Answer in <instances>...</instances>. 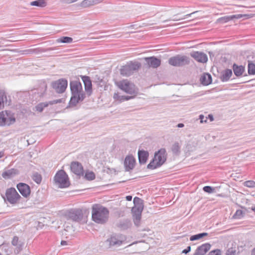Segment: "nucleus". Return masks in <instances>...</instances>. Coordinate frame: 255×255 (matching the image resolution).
<instances>
[{"instance_id": "nucleus-1", "label": "nucleus", "mask_w": 255, "mask_h": 255, "mask_svg": "<svg viewBox=\"0 0 255 255\" xmlns=\"http://www.w3.org/2000/svg\"><path fill=\"white\" fill-rule=\"evenodd\" d=\"M70 87L72 96L69 103V106L75 107L79 103L82 102L85 98L86 95L83 91L80 82L75 80L70 82Z\"/></svg>"}, {"instance_id": "nucleus-2", "label": "nucleus", "mask_w": 255, "mask_h": 255, "mask_svg": "<svg viewBox=\"0 0 255 255\" xmlns=\"http://www.w3.org/2000/svg\"><path fill=\"white\" fill-rule=\"evenodd\" d=\"M109 214V210L106 207L98 204H95L92 207V218L97 223H105L108 221Z\"/></svg>"}, {"instance_id": "nucleus-3", "label": "nucleus", "mask_w": 255, "mask_h": 255, "mask_svg": "<svg viewBox=\"0 0 255 255\" xmlns=\"http://www.w3.org/2000/svg\"><path fill=\"white\" fill-rule=\"evenodd\" d=\"M127 240L125 235L120 233H113L104 242L107 249L117 248L124 244Z\"/></svg>"}, {"instance_id": "nucleus-4", "label": "nucleus", "mask_w": 255, "mask_h": 255, "mask_svg": "<svg viewBox=\"0 0 255 255\" xmlns=\"http://www.w3.org/2000/svg\"><path fill=\"white\" fill-rule=\"evenodd\" d=\"M134 206L131 209L132 219L134 225L138 227L140 225L141 213L143 209V200L135 197L133 199Z\"/></svg>"}, {"instance_id": "nucleus-5", "label": "nucleus", "mask_w": 255, "mask_h": 255, "mask_svg": "<svg viewBox=\"0 0 255 255\" xmlns=\"http://www.w3.org/2000/svg\"><path fill=\"white\" fill-rule=\"evenodd\" d=\"M167 158L166 151L165 148H161L154 154V158L147 165V168L154 169L160 167L166 161Z\"/></svg>"}, {"instance_id": "nucleus-6", "label": "nucleus", "mask_w": 255, "mask_h": 255, "mask_svg": "<svg viewBox=\"0 0 255 255\" xmlns=\"http://www.w3.org/2000/svg\"><path fill=\"white\" fill-rule=\"evenodd\" d=\"M54 181L55 184L61 188H67L70 185L68 176L63 170H60L56 173Z\"/></svg>"}, {"instance_id": "nucleus-7", "label": "nucleus", "mask_w": 255, "mask_h": 255, "mask_svg": "<svg viewBox=\"0 0 255 255\" xmlns=\"http://www.w3.org/2000/svg\"><path fill=\"white\" fill-rule=\"evenodd\" d=\"M64 217L67 220H71L76 222H80L83 218V213L82 209H72L66 212Z\"/></svg>"}, {"instance_id": "nucleus-8", "label": "nucleus", "mask_w": 255, "mask_h": 255, "mask_svg": "<svg viewBox=\"0 0 255 255\" xmlns=\"http://www.w3.org/2000/svg\"><path fill=\"white\" fill-rule=\"evenodd\" d=\"M140 67V64L138 62H132L127 63L122 67L120 70L121 74L124 76L131 75L134 71L137 70Z\"/></svg>"}, {"instance_id": "nucleus-9", "label": "nucleus", "mask_w": 255, "mask_h": 255, "mask_svg": "<svg viewBox=\"0 0 255 255\" xmlns=\"http://www.w3.org/2000/svg\"><path fill=\"white\" fill-rule=\"evenodd\" d=\"M118 86L125 92L130 95H136L138 93L137 89L135 85L127 80L120 81L119 83Z\"/></svg>"}, {"instance_id": "nucleus-10", "label": "nucleus", "mask_w": 255, "mask_h": 255, "mask_svg": "<svg viewBox=\"0 0 255 255\" xmlns=\"http://www.w3.org/2000/svg\"><path fill=\"white\" fill-rule=\"evenodd\" d=\"M168 62L172 66L180 67L189 64L190 60L186 56L178 55L170 58Z\"/></svg>"}, {"instance_id": "nucleus-11", "label": "nucleus", "mask_w": 255, "mask_h": 255, "mask_svg": "<svg viewBox=\"0 0 255 255\" xmlns=\"http://www.w3.org/2000/svg\"><path fill=\"white\" fill-rule=\"evenodd\" d=\"M21 198L20 196L13 188L7 189L5 192V201H8L11 204H16Z\"/></svg>"}, {"instance_id": "nucleus-12", "label": "nucleus", "mask_w": 255, "mask_h": 255, "mask_svg": "<svg viewBox=\"0 0 255 255\" xmlns=\"http://www.w3.org/2000/svg\"><path fill=\"white\" fill-rule=\"evenodd\" d=\"M68 85V82L64 79H60L52 82L51 86L58 93L65 92Z\"/></svg>"}, {"instance_id": "nucleus-13", "label": "nucleus", "mask_w": 255, "mask_h": 255, "mask_svg": "<svg viewBox=\"0 0 255 255\" xmlns=\"http://www.w3.org/2000/svg\"><path fill=\"white\" fill-rule=\"evenodd\" d=\"M135 163V159L132 155H127L124 161V167L126 171H130L132 170Z\"/></svg>"}, {"instance_id": "nucleus-14", "label": "nucleus", "mask_w": 255, "mask_h": 255, "mask_svg": "<svg viewBox=\"0 0 255 255\" xmlns=\"http://www.w3.org/2000/svg\"><path fill=\"white\" fill-rule=\"evenodd\" d=\"M63 102V99H60L57 100H54L53 101L42 102L38 104L36 107V110L39 112H42L44 108L48 107L49 105H52L54 104H57L61 103Z\"/></svg>"}, {"instance_id": "nucleus-15", "label": "nucleus", "mask_w": 255, "mask_h": 255, "mask_svg": "<svg viewBox=\"0 0 255 255\" xmlns=\"http://www.w3.org/2000/svg\"><path fill=\"white\" fill-rule=\"evenodd\" d=\"M17 188L23 197L27 198L30 195V188L27 184L19 183L17 185Z\"/></svg>"}, {"instance_id": "nucleus-16", "label": "nucleus", "mask_w": 255, "mask_h": 255, "mask_svg": "<svg viewBox=\"0 0 255 255\" xmlns=\"http://www.w3.org/2000/svg\"><path fill=\"white\" fill-rule=\"evenodd\" d=\"M71 170L77 175L83 174V167L81 163L78 161H73L71 163Z\"/></svg>"}, {"instance_id": "nucleus-17", "label": "nucleus", "mask_w": 255, "mask_h": 255, "mask_svg": "<svg viewBox=\"0 0 255 255\" xmlns=\"http://www.w3.org/2000/svg\"><path fill=\"white\" fill-rule=\"evenodd\" d=\"M190 55L199 62L206 63L208 60L207 55L203 52L194 51L190 53Z\"/></svg>"}, {"instance_id": "nucleus-18", "label": "nucleus", "mask_w": 255, "mask_h": 255, "mask_svg": "<svg viewBox=\"0 0 255 255\" xmlns=\"http://www.w3.org/2000/svg\"><path fill=\"white\" fill-rule=\"evenodd\" d=\"M82 81L84 84L85 90L88 96L92 94V84L89 77L83 76L82 77Z\"/></svg>"}, {"instance_id": "nucleus-19", "label": "nucleus", "mask_w": 255, "mask_h": 255, "mask_svg": "<svg viewBox=\"0 0 255 255\" xmlns=\"http://www.w3.org/2000/svg\"><path fill=\"white\" fill-rule=\"evenodd\" d=\"M116 226L120 230L125 231L130 228L132 223L130 220L126 219L120 220Z\"/></svg>"}, {"instance_id": "nucleus-20", "label": "nucleus", "mask_w": 255, "mask_h": 255, "mask_svg": "<svg viewBox=\"0 0 255 255\" xmlns=\"http://www.w3.org/2000/svg\"><path fill=\"white\" fill-rule=\"evenodd\" d=\"M211 248V245L205 243L198 247L193 255H204Z\"/></svg>"}, {"instance_id": "nucleus-21", "label": "nucleus", "mask_w": 255, "mask_h": 255, "mask_svg": "<svg viewBox=\"0 0 255 255\" xmlns=\"http://www.w3.org/2000/svg\"><path fill=\"white\" fill-rule=\"evenodd\" d=\"M149 153L147 151L139 150L138 151V157L139 163L140 164H145L148 159Z\"/></svg>"}, {"instance_id": "nucleus-22", "label": "nucleus", "mask_w": 255, "mask_h": 255, "mask_svg": "<svg viewBox=\"0 0 255 255\" xmlns=\"http://www.w3.org/2000/svg\"><path fill=\"white\" fill-rule=\"evenodd\" d=\"M145 59L150 67L157 68L160 65V60L154 57H147Z\"/></svg>"}, {"instance_id": "nucleus-23", "label": "nucleus", "mask_w": 255, "mask_h": 255, "mask_svg": "<svg viewBox=\"0 0 255 255\" xmlns=\"http://www.w3.org/2000/svg\"><path fill=\"white\" fill-rule=\"evenodd\" d=\"M18 174V171L17 169L14 168H11L8 170L4 171L2 173V176L4 179H9L13 177L15 175Z\"/></svg>"}, {"instance_id": "nucleus-24", "label": "nucleus", "mask_w": 255, "mask_h": 255, "mask_svg": "<svg viewBox=\"0 0 255 255\" xmlns=\"http://www.w3.org/2000/svg\"><path fill=\"white\" fill-rule=\"evenodd\" d=\"M233 70L235 75L237 77H240L243 75L245 71V68L242 65L239 66L236 64L233 65Z\"/></svg>"}, {"instance_id": "nucleus-25", "label": "nucleus", "mask_w": 255, "mask_h": 255, "mask_svg": "<svg viewBox=\"0 0 255 255\" xmlns=\"http://www.w3.org/2000/svg\"><path fill=\"white\" fill-rule=\"evenodd\" d=\"M38 87L39 88L34 92V94L37 93L39 97H42L44 96L46 91L47 87V84L45 82H42L40 84Z\"/></svg>"}, {"instance_id": "nucleus-26", "label": "nucleus", "mask_w": 255, "mask_h": 255, "mask_svg": "<svg viewBox=\"0 0 255 255\" xmlns=\"http://www.w3.org/2000/svg\"><path fill=\"white\" fill-rule=\"evenodd\" d=\"M200 80L203 85L207 86L212 83V76L208 73H204L201 76Z\"/></svg>"}, {"instance_id": "nucleus-27", "label": "nucleus", "mask_w": 255, "mask_h": 255, "mask_svg": "<svg viewBox=\"0 0 255 255\" xmlns=\"http://www.w3.org/2000/svg\"><path fill=\"white\" fill-rule=\"evenodd\" d=\"M232 75V70L229 69H226L222 72L220 76V79L222 82H227L230 79Z\"/></svg>"}, {"instance_id": "nucleus-28", "label": "nucleus", "mask_w": 255, "mask_h": 255, "mask_svg": "<svg viewBox=\"0 0 255 255\" xmlns=\"http://www.w3.org/2000/svg\"><path fill=\"white\" fill-rule=\"evenodd\" d=\"M180 145L178 142H174L171 147L172 153L175 155H179L180 153Z\"/></svg>"}, {"instance_id": "nucleus-29", "label": "nucleus", "mask_w": 255, "mask_h": 255, "mask_svg": "<svg viewBox=\"0 0 255 255\" xmlns=\"http://www.w3.org/2000/svg\"><path fill=\"white\" fill-rule=\"evenodd\" d=\"M7 103V98L4 92L0 90V110L4 108V104Z\"/></svg>"}, {"instance_id": "nucleus-30", "label": "nucleus", "mask_w": 255, "mask_h": 255, "mask_svg": "<svg viewBox=\"0 0 255 255\" xmlns=\"http://www.w3.org/2000/svg\"><path fill=\"white\" fill-rule=\"evenodd\" d=\"M30 5L31 6L44 7L46 6L47 2L45 1V0H36L35 1H31L30 3Z\"/></svg>"}, {"instance_id": "nucleus-31", "label": "nucleus", "mask_w": 255, "mask_h": 255, "mask_svg": "<svg viewBox=\"0 0 255 255\" xmlns=\"http://www.w3.org/2000/svg\"><path fill=\"white\" fill-rule=\"evenodd\" d=\"M4 117L5 118L6 120L5 125L9 126L11 124H13L15 121L14 117L12 116L8 115L7 112H6V113L4 114Z\"/></svg>"}, {"instance_id": "nucleus-32", "label": "nucleus", "mask_w": 255, "mask_h": 255, "mask_svg": "<svg viewBox=\"0 0 255 255\" xmlns=\"http://www.w3.org/2000/svg\"><path fill=\"white\" fill-rule=\"evenodd\" d=\"M207 235H208L207 233H202L198 234L196 235L191 236V237L190 238V240L191 241L198 240L205 236H207Z\"/></svg>"}, {"instance_id": "nucleus-33", "label": "nucleus", "mask_w": 255, "mask_h": 255, "mask_svg": "<svg viewBox=\"0 0 255 255\" xmlns=\"http://www.w3.org/2000/svg\"><path fill=\"white\" fill-rule=\"evenodd\" d=\"M232 20V15H227L221 17L217 19V21L221 23H224Z\"/></svg>"}, {"instance_id": "nucleus-34", "label": "nucleus", "mask_w": 255, "mask_h": 255, "mask_svg": "<svg viewBox=\"0 0 255 255\" xmlns=\"http://www.w3.org/2000/svg\"><path fill=\"white\" fill-rule=\"evenodd\" d=\"M73 41V39L71 37L67 36H63L57 39V42L64 43H70Z\"/></svg>"}, {"instance_id": "nucleus-35", "label": "nucleus", "mask_w": 255, "mask_h": 255, "mask_svg": "<svg viewBox=\"0 0 255 255\" xmlns=\"http://www.w3.org/2000/svg\"><path fill=\"white\" fill-rule=\"evenodd\" d=\"M248 73L250 75L255 74V64L251 62L248 63Z\"/></svg>"}, {"instance_id": "nucleus-36", "label": "nucleus", "mask_w": 255, "mask_h": 255, "mask_svg": "<svg viewBox=\"0 0 255 255\" xmlns=\"http://www.w3.org/2000/svg\"><path fill=\"white\" fill-rule=\"evenodd\" d=\"M32 178L37 184H40L42 180L41 175L37 172L33 173Z\"/></svg>"}, {"instance_id": "nucleus-37", "label": "nucleus", "mask_w": 255, "mask_h": 255, "mask_svg": "<svg viewBox=\"0 0 255 255\" xmlns=\"http://www.w3.org/2000/svg\"><path fill=\"white\" fill-rule=\"evenodd\" d=\"M93 5L91 0H84L81 3V6L83 7L86 8Z\"/></svg>"}, {"instance_id": "nucleus-38", "label": "nucleus", "mask_w": 255, "mask_h": 255, "mask_svg": "<svg viewBox=\"0 0 255 255\" xmlns=\"http://www.w3.org/2000/svg\"><path fill=\"white\" fill-rule=\"evenodd\" d=\"M3 249L4 253L6 254V255H10L12 254L13 249L11 247L8 246H3Z\"/></svg>"}, {"instance_id": "nucleus-39", "label": "nucleus", "mask_w": 255, "mask_h": 255, "mask_svg": "<svg viewBox=\"0 0 255 255\" xmlns=\"http://www.w3.org/2000/svg\"><path fill=\"white\" fill-rule=\"evenodd\" d=\"M85 178L88 180H92L95 178V175L94 172L92 171L87 172L86 173Z\"/></svg>"}, {"instance_id": "nucleus-40", "label": "nucleus", "mask_w": 255, "mask_h": 255, "mask_svg": "<svg viewBox=\"0 0 255 255\" xmlns=\"http://www.w3.org/2000/svg\"><path fill=\"white\" fill-rule=\"evenodd\" d=\"M114 99L119 102L124 101V96H120L118 93H115L113 96Z\"/></svg>"}, {"instance_id": "nucleus-41", "label": "nucleus", "mask_w": 255, "mask_h": 255, "mask_svg": "<svg viewBox=\"0 0 255 255\" xmlns=\"http://www.w3.org/2000/svg\"><path fill=\"white\" fill-rule=\"evenodd\" d=\"M23 245L24 243L21 242L20 243H19L17 246H16V248L14 250L15 254H18L22 250Z\"/></svg>"}, {"instance_id": "nucleus-42", "label": "nucleus", "mask_w": 255, "mask_h": 255, "mask_svg": "<svg viewBox=\"0 0 255 255\" xmlns=\"http://www.w3.org/2000/svg\"><path fill=\"white\" fill-rule=\"evenodd\" d=\"M5 118L4 117V114L2 112L0 113V126H5Z\"/></svg>"}, {"instance_id": "nucleus-43", "label": "nucleus", "mask_w": 255, "mask_h": 255, "mask_svg": "<svg viewBox=\"0 0 255 255\" xmlns=\"http://www.w3.org/2000/svg\"><path fill=\"white\" fill-rule=\"evenodd\" d=\"M203 191L208 193H212L214 192L215 188L209 186H206L203 188Z\"/></svg>"}, {"instance_id": "nucleus-44", "label": "nucleus", "mask_w": 255, "mask_h": 255, "mask_svg": "<svg viewBox=\"0 0 255 255\" xmlns=\"http://www.w3.org/2000/svg\"><path fill=\"white\" fill-rule=\"evenodd\" d=\"M237 252L235 248H229L226 252V255H236Z\"/></svg>"}, {"instance_id": "nucleus-45", "label": "nucleus", "mask_w": 255, "mask_h": 255, "mask_svg": "<svg viewBox=\"0 0 255 255\" xmlns=\"http://www.w3.org/2000/svg\"><path fill=\"white\" fill-rule=\"evenodd\" d=\"M244 185L248 187H255V182L252 180H249L245 182Z\"/></svg>"}, {"instance_id": "nucleus-46", "label": "nucleus", "mask_w": 255, "mask_h": 255, "mask_svg": "<svg viewBox=\"0 0 255 255\" xmlns=\"http://www.w3.org/2000/svg\"><path fill=\"white\" fill-rule=\"evenodd\" d=\"M20 242H21L19 241L18 238L16 236H15L13 237V238L12 239L11 244L13 246H16Z\"/></svg>"}, {"instance_id": "nucleus-47", "label": "nucleus", "mask_w": 255, "mask_h": 255, "mask_svg": "<svg viewBox=\"0 0 255 255\" xmlns=\"http://www.w3.org/2000/svg\"><path fill=\"white\" fill-rule=\"evenodd\" d=\"M243 211L241 210H238L234 215L235 218H241L242 216Z\"/></svg>"}, {"instance_id": "nucleus-48", "label": "nucleus", "mask_w": 255, "mask_h": 255, "mask_svg": "<svg viewBox=\"0 0 255 255\" xmlns=\"http://www.w3.org/2000/svg\"><path fill=\"white\" fill-rule=\"evenodd\" d=\"M208 255H221L220 251L219 250L211 251Z\"/></svg>"}, {"instance_id": "nucleus-49", "label": "nucleus", "mask_w": 255, "mask_h": 255, "mask_svg": "<svg viewBox=\"0 0 255 255\" xmlns=\"http://www.w3.org/2000/svg\"><path fill=\"white\" fill-rule=\"evenodd\" d=\"M246 16V15H243L241 14L232 15V20L235 18L239 19V18H241L243 17V16Z\"/></svg>"}, {"instance_id": "nucleus-50", "label": "nucleus", "mask_w": 255, "mask_h": 255, "mask_svg": "<svg viewBox=\"0 0 255 255\" xmlns=\"http://www.w3.org/2000/svg\"><path fill=\"white\" fill-rule=\"evenodd\" d=\"M135 95H133V96H124V101H128L130 99H133L134 98Z\"/></svg>"}, {"instance_id": "nucleus-51", "label": "nucleus", "mask_w": 255, "mask_h": 255, "mask_svg": "<svg viewBox=\"0 0 255 255\" xmlns=\"http://www.w3.org/2000/svg\"><path fill=\"white\" fill-rule=\"evenodd\" d=\"M198 11H194L190 14H186V15H185V17L184 18H181V19H173V21H176V20H180V19H184L185 17H189V16H190L192 14H193L196 12H197Z\"/></svg>"}, {"instance_id": "nucleus-52", "label": "nucleus", "mask_w": 255, "mask_h": 255, "mask_svg": "<svg viewBox=\"0 0 255 255\" xmlns=\"http://www.w3.org/2000/svg\"><path fill=\"white\" fill-rule=\"evenodd\" d=\"M190 251H191V247L188 246V247H187V248L186 249L183 250L182 253L186 254L188 253Z\"/></svg>"}, {"instance_id": "nucleus-53", "label": "nucleus", "mask_w": 255, "mask_h": 255, "mask_svg": "<svg viewBox=\"0 0 255 255\" xmlns=\"http://www.w3.org/2000/svg\"><path fill=\"white\" fill-rule=\"evenodd\" d=\"M204 119V116L202 115H200L199 116V119L200 120L201 123H203V120Z\"/></svg>"}, {"instance_id": "nucleus-54", "label": "nucleus", "mask_w": 255, "mask_h": 255, "mask_svg": "<svg viewBox=\"0 0 255 255\" xmlns=\"http://www.w3.org/2000/svg\"><path fill=\"white\" fill-rule=\"evenodd\" d=\"M126 199H127V201H130L132 199V196H130V195L127 196H126Z\"/></svg>"}, {"instance_id": "nucleus-55", "label": "nucleus", "mask_w": 255, "mask_h": 255, "mask_svg": "<svg viewBox=\"0 0 255 255\" xmlns=\"http://www.w3.org/2000/svg\"><path fill=\"white\" fill-rule=\"evenodd\" d=\"M184 124H182V123L178 124L177 125V127L178 128H183V127H184Z\"/></svg>"}, {"instance_id": "nucleus-56", "label": "nucleus", "mask_w": 255, "mask_h": 255, "mask_svg": "<svg viewBox=\"0 0 255 255\" xmlns=\"http://www.w3.org/2000/svg\"><path fill=\"white\" fill-rule=\"evenodd\" d=\"M61 245L62 246H64L67 245V242L65 241H62L61 242Z\"/></svg>"}, {"instance_id": "nucleus-57", "label": "nucleus", "mask_w": 255, "mask_h": 255, "mask_svg": "<svg viewBox=\"0 0 255 255\" xmlns=\"http://www.w3.org/2000/svg\"><path fill=\"white\" fill-rule=\"evenodd\" d=\"M91 0L92 3L93 4V5L97 4V3L95 0Z\"/></svg>"}, {"instance_id": "nucleus-58", "label": "nucleus", "mask_w": 255, "mask_h": 255, "mask_svg": "<svg viewBox=\"0 0 255 255\" xmlns=\"http://www.w3.org/2000/svg\"><path fill=\"white\" fill-rule=\"evenodd\" d=\"M252 255H255V248L252 251Z\"/></svg>"}, {"instance_id": "nucleus-59", "label": "nucleus", "mask_w": 255, "mask_h": 255, "mask_svg": "<svg viewBox=\"0 0 255 255\" xmlns=\"http://www.w3.org/2000/svg\"><path fill=\"white\" fill-rule=\"evenodd\" d=\"M95 0L96 1L97 3L98 4L99 3L102 2L104 0Z\"/></svg>"}, {"instance_id": "nucleus-60", "label": "nucleus", "mask_w": 255, "mask_h": 255, "mask_svg": "<svg viewBox=\"0 0 255 255\" xmlns=\"http://www.w3.org/2000/svg\"><path fill=\"white\" fill-rule=\"evenodd\" d=\"M251 210L255 213V206H252L251 208Z\"/></svg>"}, {"instance_id": "nucleus-61", "label": "nucleus", "mask_w": 255, "mask_h": 255, "mask_svg": "<svg viewBox=\"0 0 255 255\" xmlns=\"http://www.w3.org/2000/svg\"><path fill=\"white\" fill-rule=\"evenodd\" d=\"M3 153L2 152H0V158L3 156Z\"/></svg>"}, {"instance_id": "nucleus-62", "label": "nucleus", "mask_w": 255, "mask_h": 255, "mask_svg": "<svg viewBox=\"0 0 255 255\" xmlns=\"http://www.w3.org/2000/svg\"><path fill=\"white\" fill-rule=\"evenodd\" d=\"M209 116L210 117V119H211V120H213V117L212 116H210V115H209Z\"/></svg>"}, {"instance_id": "nucleus-63", "label": "nucleus", "mask_w": 255, "mask_h": 255, "mask_svg": "<svg viewBox=\"0 0 255 255\" xmlns=\"http://www.w3.org/2000/svg\"><path fill=\"white\" fill-rule=\"evenodd\" d=\"M0 39H1L4 40V38H3V37H1V38H0Z\"/></svg>"}, {"instance_id": "nucleus-64", "label": "nucleus", "mask_w": 255, "mask_h": 255, "mask_svg": "<svg viewBox=\"0 0 255 255\" xmlns=\"http://www.w3.org/2000/svg\"><path fill=\"white\" fill-rule=\"evenodd\" d=\"M131 245H131H129L128 247H129V246H130Z\"/></svg>"}]
</instances>
